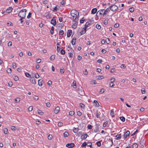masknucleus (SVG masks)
Instances as JSON below:
<instances>
[{
  "label": "nucleus",
  "mask_w": 148,
  "mask_h": 148,
  "mask_svg": "<svg viewBox=\"0 0 148 148\" xmlns=\"http://www.w3.org/2000/svg\"><path fill=\"white\" fill-rule=\"evenodd\" d=\"M71 15L73 17V19L75 21H77V19L79 18V12L75 10H73L71 11Z\"/></svg>",
  "instance_id": "f257e3e1"
},
{
  "label": "nucleus",
  "mask_w": 148,
  "mask_h": 148,
  "mask_svg": "<svg viewBox=\"0 0 148 148\" xmlns=\"http://www.w3.org/2000/svg\"><path fill=\"white\" fill-rule=\"evenodd\" d=\"M27 10L26 9H24L21 10L19 12L18 14V16L21 18L19 19V21H21L24 18L25 16V12H26Z\"/></svg>",
  "instance_id": "f03ea898"
},
{
  "label": "nucleus",
  "mask_w": 148,
  "mask_h": 148,
  "mask_svg": "<svg viewBox=\"0 0 148 148\" xmlns=\"http://www.w3.org/2000/svg\"><path fill=\"white\" fill-rule=\"evenodd\" d=\"M109 8H110L112 11H114L117 9L118 7L116 5H114L110 6Z\"/></svg>",
  "instance_id": "7ed1b4c3"
},
{
  "label": "nucleus",
  "mask_w": 148,
  "mask_h": 148,
  "mask_svg": "<svg viewBox=\"0 0 148 148\" xmlns=\"http://www.w3.org/2000/svg\"><path fill=\"white\" fill-rule=\"evenodd\" d=\"M56 22L55 18V17L53 18L51 21V23L53 24V25H56Z\"/></svg>",
  "instance_id": "20e7f679"
},
{
  "label": "nucleus",
  "mask_w": 148,
  "mask_h": 148,
  "mask_svg": "<svg viewBox=\"0 0 148 148\" xmlns=\"http://www.w3.org/2000/svg\"><path fill=\"white\" fill-rule=\"evenodd\" d=\"M60 110V108L59 107H57L54 110V112L55 114H57L59 112Z\"/></svg>",
  "instance_id": "39448f33"
},
{
  "label": "nucleus",
  "mask_w": 148,
  "mask_h": 148,
  "mask_svg": "<svg viewBox=\"0 0 148 148\" xmlns=\"http://www.w3.org/2000/svg\"><path fill=\"white\" fill-rule=\"evenodd\" d=\"M130 132L129 131H127L125 134L124 138H126L130 134Z\"/></svg>",
  "instance_id": "423d86ee"
},
{
  "label": "nucleus",
  "mask_w": 148,
  "mask_h": 148,
  "mask_svg": "<svg viewBox=\"0 0 148 148\" xmlns=\"http://www.w3.org/2000/svg\"><path fill=\"white\" fill-rule=\"evenodd\" d=\"M78 91L79 93L81 95H84V93L82 91V87L81 88V89L79 88L78 89Z\"/></svg>",
  "instance_id": "0eeeda50"
},
{
  "label": "nucleus",
  "mask_w": 148,
  "mask_h": 148,
  "mask_svg": "<svg viewBox=\"0 0 148 148\" xmlns=\"http://www.w3.org/2000/svg\"><path fill=\"white\" fill-rule=\"evenodd\" d=\"M116 139L117 140H119L121 139V134H118L115 136Z\"/></svg>",
  "instance_id": "6e6552de"
},
{
  "label": "nucleus",
  "mask_w": 148,
  "mask_h": 148,
  "mask_svg": "<svg viewBox=\"0 0 148 148\" xmlns=\"http://www.w3.org/2000/svg\"><path fill=\"white\" fill-rule=\"evenodd\" d=\"M104 10V9H101L99 10L97 13V15L99 14V15H102V14L103 15L102 13L103 12V11Z\"/></svg>",
  "instance_id": "1a4fd4ad"
},
{
  "label": "nucleus",
  "mask_w": 148,
  "mask_h": 148,
  "mask_svg": "<svg viewBox=\"0 0 148 148\" xmlns=\"http://www.w3.org/2000/svg\"><path fill=\"white\" fill-rule=\"evenodd\" d=\"M12 10V8L10 7H9L6 11V12L8 13H9L11 12Z\"/></svg>",
  "instance_id": "9d476101"
},
{
  "label": "nucleus",
  "mask_w": 148,
  "mask_h": 148,
  "mask_svg": "<svg viewBox=\"0 0 148 148\" xmlns=\"http://www.w3.org/2000/svg\"><path fill=\"white\" fill-rule=\"evenodd\" d=\"M74 145L73 144L71 143H68L66 145V146L69 148H70L71 147H73L74 146Z\"/></svg>",
  "instance_id": "9b49d317"
},
{
  "label": "nucleus",
  "mask_w": 148,
  "mask_h": 148,
  "mask_svg": "<svg viewBox=\"0 0 148 148\" xmlns=\"http://www.w3.org/2000/svg\"><path fill=\"white\" fill-rule=\"evenodd\" d=\"M72 33V31L68 30L67 33V36L68 37H69L71 36Z\"/></svg>",
  "instance_id": "f8f14e48"
},
{
  "label": "nucleus",
  "mask_w": 148,
  "mask_h": 148,
  "mask_svg": "<svg viewBox=\"0 0 148 148\" xmlns=\"http://www.w3.org/2000/svg\"><path fill=\"white\" fill-rule=\"evenodd\" d=\"M42 79H40L38 80V85L40 86H41L42 84Z\"/></svg>",
  "instance_id": "ddd939ff"
},
{
  "label": "nucleus",
  "mask_w": 148,
  "mask_h": 148,
  "mask_svg": "<svg viewBox=\"0 0 148 148\" xmlns=\"http://www.w3.org/2000/svg\"><path fill=\"white\" fill-rule=\"evenodd\" d=\"M97 11V10L96 8H94L91 10V13L92 14H95Z\"/></svg>",
  "instance_id": "4468645a"
},
{
  "label": "nucleus",
  "mask_w": 148,
  "mask_h": 148,
  "mask_svg": "<svg viewBox=\"0 0 148 148\" xmlns=\"http://www.w3.org/2000/svg\"><path fill=\"white\" fill-rule=\"evenodd\" d=\"M92 144L91 143H89L86 144V146L85 147V148H91V146Z\"/></svg>",
  "instance_id": "2eb2a0df"
},
{
  "label": "nucleus",
  "mask_w": 148,
  "mask_h": 148,
  "mask_svg": "<svg viewBox=\"0 0 148 148\" xmlns=\"http://www.w3.org/2000/svg\"><path fill=\"white\" fill-rule=\"evenodd\" d=\"M87 134H83L81 136V138L82 139H85L87 138Z\"/></svg>",
  "instance_id": "dca6fc26"
},
{
  "label": "nucleus",
  "mask_w": 148,
  "mask_h": 148,
  "mask_svg": "<svg viewBox=\"0 0 148 148\" xmlns=\"http://www.w3.org/2000/svg\"><path fill=\"white\" fill-rule=\"evenodd\" d=\"M94 106L96 107H98L99 106V104L96 100H94Z\"/></svg>",
  "instance_id": "f3484780"
},
{
  "label": "nucleus",
  "mask_w": 148,
  "mask_h": 148,
  "mask_svg": "<svg viewBox=\"0 0 148 148\" xmlns=\"http://www.w3.org/2000/svg\"><path fill=\"white\" fill-rule=\"evenodd\" d=\"M109 8H108L107 9H106L105 10H104V12L103 14V16H104L106 14L107 12H108V11L109 10Z\"/></svg>",
  "instance_id": "a211bd4d"
},
{
  "label": "nucleus",
  "mask_w": 148,
  "mask_h": 148,
  "mask_svg": "<svg viewBox=\"0 0 148 148\" xmlns=\"http://www.w3.org/2000/svg\"><path fill=\"white\" fill-rule=\"evenodd\" d=\"M86 29L83 28V30L82 31L80 32V34L81 35H82L84 34L86 32Z\"/></svg>",
  "instance_id": "6ab92c4d"
},
{
  "label": "nucleus",
  "mask_w": 148,
  "mask_h": 148,
  "mask_svg": "<svg viewBox=\"0 0 148 148\" xmlns=\"http://www.w3.org/2000/svg\"><path fill=\"white\" fill-rule=\"evenodd\" d=\"M114 111L112 109L110 110V115L112 117H113L114 116Z\"/></svg>",
  "instance_id": "aec40b11"
},
{
  "label": "nucleus",
  "mask_w": 148,
  "mask_h": 148,
  "mask_svg": "<svg viewBox=\"0 0 148 148\" xmlns=\"http://www.w3.org/2000/svg\"><path fill=\"white\" fill-rule=\"evenodd\" d=\"M138 146V144L137 143H135L133 144L132 145V147L133 148H137Z\"/></svg>",
  "instance_id": "412c9836"
},
{
  "label": "nucleus",
  "mask_w": 148,
  "mask_h": 148,
  "mask_svg": "<svg viewBox=\"0 0 148 148\" xmlns=\"http://www.w3.org/2000/svg\"><path fill=\"white\" fill-rule=\"evenodd\" d=\"M31 82L32 84H36V82L35 79L34 77L32 78V80L31 81Z\"/></svg>",
  "instance_id": "4be33fe9"
},
{
  "label": "nucleus",
  "mask_w": 148,
  "mask_h": 148,
  "mask_svg": "<svg viewBox=\"0 0 148 148\" xmlns=\"http://www.w3.org/2000/svg\"><path fill=\"white\" fill-rule=\"evenodd\" d=\"M76 38H73V39L71 43L73 45H74L75 44L76 42Z\"/></svg>",
  "instance_id": "5701e85b"
},
{
  "label": "nucleus",
  "mask_w": 148,
  "mask_h": 148,
  "mask_svg": "<svg viewBox=\"0 0 148 148\" xmlns=\"http://www.w3.org/2000/svg\"><path fill=\"white\" fill-rule=\"evenodd\" d=\"M73 86L74 88H76V82L75 81H74L73 83Z\"/></svg>",
  "instance_id": "b1692460"
},
{
  "label": "nucleus",
  "mask_w": 148,
  "mask_h": 148,
  "mask_svg": "<svg viewBox=\"0 0 148 148\" xmlns=\"http://www.w3.org/2000/svg\"><path fill=\"white\" fill-rule=\"evenodd\" d=\"M38 112L39 114L40 115H42L43 114V112L40 110H38Z\"/></svg>",
  "instance_id": "393cba45"
},
{
  "label": "nucleus",
  "mask_w": 148,
  "mask_h": 148,
  "mask_svg": "<svg viewBox=\"0 0 148 148\" xmlns=\"http://www.w3.org/2000/svg\"><path fill=\"white\" fill-rule=\"evenodd\" d=\"M90 24L88 22H86L85 25V28L84 29H86L89 26L88 25Z\"/></svg>",
  "instance_id": "a878e982"
},
{
  "label": "nucleus",
  "mask_w": 148,
  "mask_h": 148,
  "mask_svg": "<svg viewBox=\"0 0 148 148\" xmlns=\"http://www.w3.org/2000/svg\"><path fill=\"white\" fill-rule=\"evenodd\" d=\"M55 58V56L54 55H52L50 57V59L51 60H53Z\"/></svg>",
  "instance_id": "bb28decb"
},
{
  "label": "nucleus",
  "mask_w": 148,
  "mask_h": 148,
  "mask_svg": "<svg viewBox=\"0 0 148 148\" xmlns=\"http://www.w3.org/2000/svg\"><path fill=\"white\" fill-rule=\"evenodd\" d=\"M54 29V27L53 26H52L51 27V34H53V30Z\"/></svg>",
  "instance_id": "cd10ccee"
},
{
  "label": "nucleus",
  "mask_w": 148,
  "mask_h": 148,
  "mask_svg": "<svg viewBox=\"0 0 148 148\" xmlns=\"http://www.w3.org/2000/svg\"><path fill=\"white\" fill-rule=\"evenodd\" d=\"M69 114L71 116H73L74 114V112L73 111H71L69 112Z\"/></svg>",
  "instance_id": "c85d7f7f"
},
{
  "label": "nucleus",
  "mask_w": 148,
  "mask_h": 148,
  "mask_svg": "<svg viewBox=\"0 0 148 148\" xmlns=\"http://www.w3.org/2000/svg\"><path fill=\"white\" fill-rule=\"evenodd\" d=\"M99 131V127H96L95 128V129L94 130V131L95 132H97Z\"/></svg>",
  "instance_id": "c756f323"
},
{
  "label": "nucleus",
  "mask_w": 148,
  "mask_h": 148,
  "mask_svg": "<svg viewBox=\"0 0 148 148\" xmlns=\"http://www.w3.org/2000/svg\"><path fill=\"white\" fill-rule=\"evenodd\" d=\"M78 129H79L78 128H75L73 130V132L74 133H76L78 132Z\"/></svg>",
  "instance_id": "7c9ffc66"
},
{
  "label": "nucleus",
  "mask_w": 148,
  "mask_h": 148,
  "mask_svg": "<svg viewBox=\"0 0 148 148\" xmlns=\"http://www.w3.org/2000/svg\"><path fill=\"white\" fill-rule=\"evenodd\" d=\"M69 133L67 132H66L64 133V136L65 137H66L68 136Z\"/></svg>",
  "instance_id": "2f4dec72"
},
{
  "label": "nucleus",
  "mask_w": 148,
  "mask_h": 148,
  "mask_svg": "<svg viewBox=\"0 0 148 148\" xmlns=\"http://www.w3.org/2000/svg\"><path fill=\"white\" fill-rule=\"evenodd\" d=\"M120 119L122 121L124 122L125 120V118L123 116H121L120 118Z\"/></svg>",
  "instance_id": "473e14b6"
},
{
  "label": "nucleus",
  "mask_w": 148,
  "mask_h": 148,
  "mask_svg": "<svg viewBox=\"0 0 148 148\" xmlns=\"http://www.w3.org/2000/svg\"><path fill=\"white\" fill-rule=\"evenodd\" d=\"M64 34V31L63 30H60L59 32L60 35H62Z\"/></svg>",
  "instance_id": "72a5a7b5"
},
{
  "label": "nucleus",
  "mask_w": 148,
  "mask_h": 148,
  "mask_svg": "<svg viewBox=\"0 0 148 148\" xmlns=\"http://www.w3.org/2000/svg\"><path fill=\"white\" fill-rule=\"evenodd\" d=\"M20 101V99L19 98H17L15 99V101L16 102L18 103Z\"/></svg>",
  "instance_id": "f704fd0d"
},
{
  "label": "nucleus",
  "mask_w": 148,
  "mask_h": 148,
  "mask_svg": "<svg viewBox=\"0 0 148 148\" xmlns=\"http://www.w3.org/2000/svg\"><path fill=\"white\" fill-rule=\"evenodd\" d=\"M28 110L29 111H31L33 110V107L32 106H30L28 108Z\"/></svg>",
  "instance_id": "c9c22d12"
},
{
  "label": "nucleus",
  "mask_w": 148,
  "mask_h": 148,
  "mask_svg": "<svg viewBox=\"0 0 148 148\" xmlns=\"http://www.w3.org/2000/svg\"><path fill=\"white\" fill-rule=\"evenodd\" d=\"M115 78L114 77L110 79V81H111V84L112 83V82H114L115 81Z\"/></svg>",
  "instance_id": "e433bc0d"
},
{
  "label": "nucleus",
  "mask_w": 148,
  "mask_h": 148,
  "mask_svg": "<svg viewBox=\"0 0 148 148\" xmlns=\"http://www.w3.org/2000/svg\"><path fill=\"white\" fill-rule=\"evenodd\" d=\"M4 132L5 134H7L8 133V130L6 128H5L4 130Z\"/></svg>",
  "instance_id": "4c0bfd02"
},
{
  "label": "nucleus",
  "mask_w": 148,
  "mask_h": 148,
  "mask_svg": "<svg viewBox=\"0 0 148 148\" xmlns=\"http://www.w3.org/2000/svg\"><path fill=\"white\" fill-rule=\"evenodd\" d=\"M129 11L131 12H133L134 10V9L132 7L129 8Z\"/></svg>",
  "instance_id": "58836bf2"
},
{
  "label": "nucleus",
  "mask_w": 148,
  "mask_h": 148,
  "mask_svg": "<svg viewBox=\"0 0 148 148\" xmlns=\"http://www.w3.org/2000/svg\"><path fill=\"white\" fill-rule=\"evenodd\" d=\"M48 139L51 140L52 139V136L51 135L49 134L48 136Z\"/></svg>",
  "instance_id": "ea45409f"
},
{
  "label": "nucleus",
  "mask_w": 148,
  "mask_h": 148,
  "mask_svg": "<svg viewBox=\"0 0 148 148\" xmlns=\"http://www.w3.org/2000/svg\"><path fill=\"white\" fill-rule=\"evenodd\" d=\"M100 114H99V112H98V111H97L96 112V116H97V118H99V116H100V115H99Z\"/></svg>",
  "instance_id": "a19ab883"
},
{
  "label": "nucleus",
  "mask_w": 148,
  "mask_h": 148,
  "mask_svg": "<svg viewBox=\"0 0 148 148\" xmlns=\"http://www.w3.org/2000/svg\"><path fill=\"white\" fill-rule=\"evenodd\" d=\"M96 27L97 28V29H100L101 28V26L99 25V24H97L96 25Z\"/></svg>",
  "instance_id": "79ce46f5"
},
{
  "label": "nucleus",
  "mask_w": 148,
  "mask_h": 148,
  "mask_svg": "<svg viewBox=\"0 0 148 148\" xmlns=\"http://www.w3.org/2000/svg\"><path fill=\"white\" fill-rule=\"evenodd\" d=\"M11 129L12 130H16V128L15 126H11Z\"/></svg>",
  "instance_id": "37998d69"
},
{
  "label": "nucleus",
  "mask_w": 148,
  "mask_h": 148,
  "mask_svg": "<svg viewBox=\"0 0 148 148\" xmlns=\"http://www.w3.org/2000/svg\"><path fill=\"white\" fill-rule=\"evenodd\" d=\"M106 42L108 44H109L110 43V41L109 38H107L106 40Z\"/></svg>",
  "instance_id": "c03bdc74"
},
{
  "label": "nucleus",
  "mask_w": 148,
  "mask_h": 148,
  "mask_svg": "<svg viewBox=\"0 0 148 148\" xmlns=\"http://www.w3.org/2000/svg\"><path fill=\"white\" fill-rule=\"evenodd\" d=\"M62 122H60L58 123V125L59 126L61 127L62 126Z\"/></svg>",
  "instance_id": "a18cd8bd"
},
{
  "label": "nucleus",
  "mask_w": 148,
  "mask_h": 148,
  "mask_svg": "<svg viewBox=\"0 0 148 148\" xmlns=\"http://www.w3.org/2000/svg\"><path fill=\"white\" fill-rule=\"evenodd\" d=\"M12 66L13 68H15L16 67V66L15 63H13L12 64Z\"/></svg>",
  "instance_id": "49530a36"
},
{
  "label": "nucleus",
  "mask_w": 148,
  "mask_h": 148,
  "mask_svg": "<svg viewBox=\"0 0 148 148\" xmlns=\"http://www.w3.org/2000/svg\"><path fill=\"white\" fill-rule=\"evenodd\" d=\"M142 93L143 94H145V88H142V89L141 90Z\"/></svg>",
  "instance_id": "de8ad7c7"
},
{
  "label": "nucleus",
  "mask_w": 148,
  "mask_h": 148,
  "mask_svg": "<svg viewBox=\"0 0 148 148\" xmlns=\"http://www.w3.org/2000/svg\"><path fill=\"white\" fill-rule=\"evenodd\" d=\"M104 91L105 90L104 89H101L100 91L99 92L101 93H103L104 92Z\"/></svg>",
  "instance_id": "09e8293b"
},
{
  "label": "nucleus",
  "mask_w": 148,
  "mask_h": 148,
  "mask_svg": "<svg viewBox=\"0 0 148 148\" xmlns=\"http://www.w3.org/2000/svg\"><path fill=\"white\" fill-rule=\"evenodd\" d=\"M60 72L61 73H63L64 72V69L63 68H61L60 69Z\"/></svg>",
  "instance_id": "8fccbe9b"
},
{
  "label": "nucleus",
  "mask_w": 148,
  "mask_h": 148,
  "mask_svg": "<svg viewBox=\"0 0 148 148\" xmlns=\"http://www.w3.org/2000/svg\"><path fill=\"white\" fill-rule=\"evenodd\" d=\"M108 124V122L107 121H106L103 124V127H106L107 124Z\"/></svg>",
  "instance_id": "3c124183"
},
{
  "label": "nucleus",
  "mask_w": 148,
  "mask_h": 148,
  "mask_svg": "<svg viewBox=\"0 0 148 148\" xmlns=\"http://www.w3.org/2000/svg\"><path fill=\"white\" fill-rule=\"evenodd\" d=\"M14 79L15 81H17L18 79V77L17 76H14Z\"/></svg>",
  "instance_id": "603ef678"
},
{
  "label": "nucleus",
  "mask_w": 148,
  "mask_h": 148,
  "mask_svg": "<svg viewBox=\"0 0 148 148\" xmlns=\"http://www.w3.org/2000/svg\"><path fill=\"white\" fill-rule=\"evenodd\" d=\"M33 98L35 100H37L38 99V97L37 96H34L33 97Z\"/></svg>",
  "instance_id": "864d4df0"
},
{
  "label": "nucleus",
  "mask_w": 148,
  "mask_h": 148,
  "mask_svg": "<svg viewBox=\"0 0 148 148\" xmlns=\"http://www.w3.org/2000/svg\"><path fill=\"white\" fill-rule=\"evenodd\" d=\"M97 145L98 146L100 147L101 145V143L99 141H98L97 143Z\"/></svg>",
  "instance_id": "5fc2aeb1"
},
{
  "label": "nucleus",
  "mask_w": 148,
  "mask_h": 148,
  "mask_svg": "<svg viewBox=\"0 0 148 148\" xmlns=\"http://www.w3.org/2000/svg\"><path fill=\"white\" fill-rule=\"evenodd\" d=\"M25 74V75H26V77H30V75L29 74V73H26Z\"/></svg>",
  "instance_id": "6e6d98bb"
},
{
  "label": "nucleus",
  "mask_w": 148,
  "mask_h": 148,
  "mask_svg": "<svg viewBox=\"0 0 148 148\" xmlns=\"http://www.w3.org/2000/svg\"><path fill=\"white\" fill-rule=\"evenodd\" d=\"M61 53L62 55H64L65 53V52L64 50H62L61 51Z\"/></svg>",
  "instance_id": "4d7b16f0"
},
{
  "label": "nucleus",
  "mask_w": 148,
  "mask_h": 148,
  "mask_svg": "<svg viewBox=\"0 0 148 148\" xmlns=\"http://www.w3.org/2000/svg\"><path fill=\"white\" fill-rule=\"evenodd\" d=\"M82 114V112H80L79 111L77 112V114L79 116H80Z\"/></svg>",
  "instance_id": "13d9d810"
},
{
  "label": "nucleus",
  "mask_w": 148,
  "mask_h": 148,
  "mask_svg": "<svg viewBox=\"0 0 148 148\" xmlns=\"http://www.w3.org/2000/svg\"><path fill=\"white\" fill-rule=\"evenodd\" d=\"M41 62V60L40 59H38L37 60L36 62L38 63H39Z\"/></svg>",
  "instance_id": "bf43d9fd"
},
{
  "label": "nucleus",
  "mask_w": 148,
  "mask_h": 148,
  "mask_svg": "<svg viewBox=\"0 0 148 148\" xmlns=\"http://www.w3.org/2000/svg\"><path fill=\"white\" fill-rule=\"evenodd\" d=\"M72 27L73 28L75 29L77 27V25L76 24H73L72 25Z\"/></svg>",
  "instance_id": "052dcab7"
},
{
  "label": "nucleus",
  "mask_w": 148,
  "mask_h": 148,
  "mask_svg": "<svg viewBox=\"0 0 148 148\" xmlns=\"http://www.w3.org/2000/svg\"><path fill=\"white\" fill-rule=\"evenodd\" d=\"M88 129H91L92 128V126L90 125H89L88 126Z\"/></svg>",
  "instance_id": "680f3d73"
},
{
  "label": "nucleus",
  "mask_w": 148,
  "mask_h": 148,
  "mask_svg": "<svg viewBox=\"0 0 148 148\" xmlns=\"http://www.w3.org/2000/svg\"><path fill=\"white\" fill-rule=\"evenodd\" d=\"M31 14H32V13L31 12H29V13L28 15L27 16V18H30Z\"/></svg>",
  "instance_id": "e2e57ef3"
},
{
  "label": "nucleus",
  "mask_w": 148,
  "mask_h": 148,
  "mask_svg": "<svg viewBox=\"0 0 148 148\" xmlns=\"http://www.w3.org/2000/svg\"><path fill=\"white\" fill-rule=\"evenodd\" d=\"M110 87H112L114 86V84L112 82V83L111 84V82L110 84Z\"/></svg>",
  "instance_id": "0e129e2a"
},
{
  "label": "nucleus",
  "mask_w": 148,
  "mask_h": 148,
  "mask_svg": "<svg viewBox=\"0 0 148 148\" xmlns=\"http://www.w3.org/2000/svg\"><path fill=\"white\" fill-rule=\"evenodd\" d=\"M12 45V42H9L8 43V45L9 46H11Z\"/></svg>",
  "instance_id": "69168bd1"
},
{
  "label": "nucleus",
  "mask_w": 148,
  "mask_h": 148,
  "mask_svg": "<svg viewBox=\"0 0 148 148\" xmlns=\"http://www.w3.org/2000/svg\"><path fill=\"white\" fill-rule=\"evenodd\" d=\"M13 85V83L12 82H9L8 83V85L10 86H12Z\"/></svg>",
  "instance_id": "338daca9"
},
{
  "label": "nucleus",
  "mask_w": 148,
  "mask_h": 148,
  "mask_svg": "<svg viewBox=\"0 0 148 148\" xmlns=\"http://www.w3.org/2000/svg\"><path fill=\"white\" fill-rule=\"evenodd\" d=\"M35 78H38L39 77V75L38 74H35Z\"/></svg>",
  "instance_id": "774afa93"
}]
</instances>
